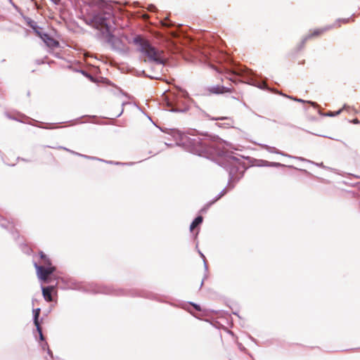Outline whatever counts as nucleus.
Masks as SVG:
<instances>
[{
  "label": "nucleus",
  "instance_id": "1",
  "mask_svg": "<svg viewBox=\"0 0 360 360\" xmlns=\"http://www.w3.org/2000/svg\"><path fill=\"white\" fill-rule=\"evenodd\" d=\"M184 144L193 154L207 158L214 155L220 157L219 165L229 172V184L232 181H238L243 176L245 167L240 159L232 153L220 150L215 142L199 136H186L184 139Z\"/></svg>",
  "mask_w": 360,
  "mask_h": 360
},
{
  "label": "nucleus",
  "instance_id": "2",
  "mask_svg": "<svg viewBox=\"0 0 360 360\" xmlns=\"http://www.w3.org/2000/svg\"><path fill=\"white\" fill-rule=\"evenodd\" d=\"M37 278L40 283L41 292H57L64 288L60 284V277L56 267L53 265H41L36 259H32Z\"/></svg>",
  "mask_w": 360,
  "mask_h": 360
},
{
  "label": "nucleus",
  "instance_id": "3",
  "mask_svg": "<svg viewBox=\"0 0 360 360\" xmlns=\"http://www.w3.org/2000/svg\"><path fill=\"white\" fill-rule=\"evenodd\" d=\"M134 43L137 46L138 51L146 57L145 62L154 63L162 66L165 65L166 60L163 51L152 46L148 40L137 36L134 39Z\"/></svg>",
  "mask_w": 360,
  "mask_h": 360
},
{
  "label": "nucleus",
  "instance_id": "4",
  "mask_svg": "<svg viewBox=\"0 0 360 360\" xmlns=\"http://www.w3.org/2000/svg\"><path fill=\"white\" fill-rule=\"evenodd\" d=\"M235 74L240 76L247 77V83L249 84L257 86L262 89H267L266 84L259 82L255 78V75L254 72L248 68L239 67L235 71Z\"/></svg>",
  "mask_w": 360,
  "mask_h": 360
},
{
  "label": "nucleus",
  "instance_id": "5",
  "mask_svg": "<svg viewBox=\"0 0 360 360\" xmlns=\"http://www.w3.org/2000/svg\"><path fill=\"white\" fill-rule=\"evenodd\" d=\"M0 226L9 232L15 240L19 238L20 234L15 227L13 222L10 221L1 215H0Z\"/></svg>",
  "mask_w": 360,
  "mask_h": 360
},
{
  "label": "nucleus",
  "instance_id": "6",
  "mask_svg": "<svg viewBox=\"0 0 360 360\" xmlns=\"http://www.w3.org/2000/svg\"><path fill=\"white\" fill-rule=\"evenodd\" d=\"M41 309L39 308L34 309H33V316H34V326L37 328V330L39 334V338L41 340H44V338L42 333V329L39 321V317L40 315Z\"/></svg>",
  "mask_w": 360,
  "mask_h": 360
},
{
  "label": "nucleus",
  "instance_id": "7",
  "mask_svg": "<svg viewBox=\"0 0 360 360\" xmlns=\"http://www.w3.org/2000/svg\"><path fill=\"white\" fill-rule=\"evenodd\" d=\"M41 40L46 44V46L51 49L58 48L60 46L59 41L54 39L47 32L46 34H43V38L41 39Z\"/></svg>",
  "mask_w": 360,
  "mask_h": 360
},
{
  "label": "nucleus",
  "instance_id": "8",
  "mask_svg": "<svg viewBox=\"0 0 360 360\" xmlns=\"http://www.w3.org/2000/svg\"><path fill=\"white\" fill-rule=\"evenodd\" d=\"M333 26H327V27H325L323 28H321V29H317V30H315L311 34L304 37L303 38V39L302 40V42L299 46V49H302V47L304 46V44L306 43V41L311 38L312 37H316V36H319L321 33H323V32L325 31H327L329 29L332 28Z\"/></svg>",
  "mask_w": 360,
  "mask_h": 360
},
{
  "label": "nucleus",
  "instance_id": "9",
  "mask_svg": "<svg viewBox=\"0 0 360 360\" xmlns=\"http://www.w3.org/2000/svg\"><path fill=\"white\" fill-rule=\"evenodd\" d=\"M262 148H264L266 150H267L268 152H269L271 153L279 154V155H281L282 156L288 157V158H297V159H299L300 160H302V161H307V160L304 159V158L293 157V156H292L290 155H288L287 153H285L279 150L278 149H277L275 147L269 146L268 145H264L262 146Z\"/></svg>",
  "mask_w": 360,
  "mask_h": 360
},
{
  "label": "nucleus",
  "instance_id": "10",
  "mask_svg": "<svg viewBox=\"0 0 360 360\" xmlns=\"http://www.w3.org/2000/svg\"><path fill=\"white\" fill-rule=\"evenodd\" d=\"M39 261L38 262L41 265H51L53 264L51 259L45 254L42 250L38 252Z\"/></svg>",
  "mask_w": 360,
  "mask_h": 360
},
{
  "label": "nucleus",
  "instance_id": "11",
  "mask_svg": "<svg viewBox=\"0 0 360 360\" xmlns=\"http://www.w3.org/2000/svg\"><path fill=\"white\" fill-rule=\"evenodd\" d=\"M19 248L20 250L28 256H32V259H35L36 255L34 253L33 250L26 243H20Z\"/></svg>",
  "mask_w": 360,
  "mask_h": 360
},
{
  "label": "nucleus",
  "instance_id": "12",
  "mask_svg": "<svg viewBox=\"0 0 360 360\" xmlns=\"http://www.w3.org/2000/svg\"><path fill=\"white\" fill-rule=\"evenodd\" d=\"M210 91L211 93L218 94H223L225 92H231V89H229L228 87H226L224 86H220V85H217V86H212L210 89Z\"/></svg>",
  "mask_w": 360,
  "mask_h": 360
},
{
  "label": "nucleus",
  "instance_id": "13",
  "mask_svg": "<svg viewBox=\"0 0 360 360\" xmlns=\"http://www.w3.org/2000/svg\"><path fill=\"white\" fill-rule=\"evenodd\" d=\"M35 122H37V121L34 120ZM39 124H32L34 126H36L39 128L41 129H56L58 128L60 123H43V122H39Z\"/></svg>",
  "mask_w": 360,
  "mask_h": 360
},
{
  "label": "nucleus",
  "instance_id": "14",
  "mask_svg": "<svg viewBox=\"0 0 360 360\" xmlns=\"http://www.w3.org/2000/svg\"><path fill=\"white\" fill-rule=\"evenodd\" d=\"M226 193V188H224V189H223V190H222V191H221V192L217 195V196H216V198H215L213 200H212V201L209 202L206 205V206H205L203 209H202V211L205 210L207 207H209L210 205H212V204H214L215 202H217L218 200H219V199H220L222 196H224Z\"/></svg>",
  "mask_w": 360,
  "mask_h": 360
},
{
  "label": "nucleus",
  "instance_id": "15",
  "mask_svg": "<svg viewBox=\"0 0 360 360\" xmlns=\"http://www.w3.org/2000/svg\"><path fill=\"white\" fill-rule=\"evenodd\" d=\"M203 221V218L202 216H198L195 218V219L192 221L190 226V230L192 231L195 227L200 225Z\"/></svg>",
  "mask_w": 360,
  "mask_h": 360
},
{
  "label": "nucleus",
  "instance_id": "16",
  "mask_svg": "<svg viewBox=\"0 0 360 360\" xmlns=\"http://www.w3.org/2000/svg\"><path fill=\"white\" fill-rule=\"evenodd\" d=\"M263 165L264 166L266 167H285V165L281 164L280 162H268L266 160H263Z\"/></svg>",
  "mask_w": 360,
  "mask_h": 360
},
{
  "label": "nucleus",
  "instance_id": "17",
  "mask_svg": "<svg viewBox=\"0 0 360 360\" xmlns=\"http://www.w3.org/2000/svg\"><path fill=\"white\" fill-rule=\"evenodd\" d=\"M25 20L26 21L27 25L29 26L30 28L34 29V27H38L37 23L32 18L27 17L25 18Z\"/></svg>",
  "mask_w": 360,
  "mask_h": 360
},
{
  "label": "nucleus",
  "instance_id": "18",
  "mask_svg": "<svg viewBox=\"0 0 360 360\" xmlns=\"http://www.w3.org/2000/svg\"><path fill=\"white\" fill-rule=\"evenodd\" d=\"M282 94L283 96H286V97L289 98L290 99H292V100H293V101H297V102H300V103H310L311 105H314V106L316 105V103L312 102V101H304V100H303V99H302V98H295V97H293V96H286V95L283 94Z\"/></svg>",
  "mask_w": 360,
  "mask_h": 360
},
{
  "label": "nucleus",
  "instance_id": "19",
  "mask_svg": "<svg viewBox=\"0 0 360 360\" xmlns=\"http://www.w3.org/2000/svg\"><path fill=\"white\" fill-rule=\"evenodd\" d=\"M33 32L36 34L37 37H39L41 39L43 38V34H46V32L43 31L42 27L38 25L37 28L32 29Z\"/></svg>",
  "mask_w": 360,
  "mask_h": 360
},
{
  "label": "nucleus",
  "instance_id": "20",
  "mask_svg": "<svg viewBox=\"0 0 360 360\" xmlns=\"http://www.w3.org/2000/svg\"><path fill=\"white\" fill-rule=\"evenodd\" d=\"M167 105H168V106L171 107V109L169 110V111H171V112H185L186 110L185 108L184 109H180V108H178L176 107L173 106L172 102H170V101L167 102Z\"/></svg>",
  "mask_w": 360,
  "mask_h": 360
},
{
  "label": "nucleus",
  "instance_id": "21",
  "mask_svg": "<svg viewBox=\"0 0 360 360\" xmlns=\"http://www.w3.org/2000/svg\"><path fill=\"white\" fill-rule=\"evenodd\" d=\"M142 75L146 77H148L150 79H161V76L159 75V74L158 75H148L146 73V72L143 70L142 71Z\"/></svg>",
  "mask_w": 360,
  "mask_h": 360
},
{
  "label": "nucleus",
  "instance_id": "22",
  "mask_svg": "<svg viewBox=\"0 0 360 360\" xmlns=\"http://www.w3.org/2000/svg\"><path fill=\"white\" fill-rule=\"evenodd\" d=\"M66 63H67V62H66L65 60V61H63V62H60V63H56V62H55V61H53V60H51V61H49V62H48V64H49V65H51V64L56 63V64H57L58 66H60V67H61V68H66V67H67V66H66V65H65V64H66Z\"/></svg>",
  "mask_w": 360,
  "mask_h": 360
},
{
  "label": "nucleus",
  "instance_id": "23",
  "mask_svg": "<svg viewBox=\"0 0 360 360\" xmlns=\"http://www.w3.org/2000/svg\"><path fill=\"white\" fill-rule=\"evenodd\" d=\"M55 4L65 6L68 0H51Z\"/></svg>",
  "mask_w": 360,
  "mask_h": 360
},
{
  "label": "nucleus",
  "instance_id": "24",
  "mask_svg": "<svg viewBox=\"0 0 360 360\" xmlns=\"http://www.w3.org/2000/svg\"><path fill=\"white\" fill-rule=\"evenodd\" d=\"M349 21V18L338 19V20L335 22V23L334 26H335V25H337V26H340V24H339V23H340V22H342L347 23V22H348Z\"/></svg>",
  "mask_w": 360,
  "mask_h": 360
},
{
  "label": "nucleus",
  "instance_id": "25",
  "mask_svg": "<svg viewBox=\"0 0 360 360\" xmlns=\"http://www.w3.org/2000/svg\"><path fill=\"white\" fill-rule=\"evenodd\" d=\"M79 72H81L83 75H84L87 78L90 79L91 80L94 79L93 77L90 74H89L87 72H86L85 70H79Z\"/></svg>",
  "mask_w": 360,
  "mask_h": 360
},
{
  "label": "nucleus",
  "instance_id": "26",
  "mask_svg": "<svg viewBox=\"0 0 360 360\" xmlns=\"http://www.w3.org/2000/svg\"><path fill=\"white\" fill-rule=\"evenodd\" d=\"M212 120H230L229 117H210V118Z\"/></svg>",
  "mask_w": 360,
  "mask_h": 360
},
{
  "label": "nucleus",
  "instance_id": "27",
  "mask_svg": "<svg viewBox=\"0 0 360 360\" xmlns=\"http://www.w3.org/2000/svg\"><path fill=\"white\" fill-rule=\"evenodd\" d=\"M46 58H47V57L46 56V57H44V58H42V59H37V60H36V63H37V65L44 64L45 63H46Z\"/></svg>",
  "mask_w": 360,
  "mask_h": 360
},
{
  "label": "nucleus",
  "instance_id": "28",
  "mask_svg": "<svg viewBox=\"0 0 360 360\" xmlns=\"http://www.w3.org/2000/svg\"><path fill=\"white\" fill-rule=\"evenodd\" d=\"M44 299L46 301H51L52 300V294H43Z\"/></svg>",
  "mask_w": 360,
  "mask_h": 360
},
{
  "label": "nucleus",
  "instance_id": "29",
  "mask_svg": "<svg viewBox=\"0 0 360 360\" xmlns=\"http://www.w3.org/2000/svg\"><path fill=\"white\" fill-rule=\"evenodd\" d=\"M198 252H199L200 255L201 256V257H202V259H203L205 269H207V263L205 261V257L204 255L200 251H198Z\"/></svg>",
  "mask_w": 360,
  "mask_h": 360
},
{
  "label": "nucleus",
  "instance_id": "30",
  "mask_svg": "<svg viewBox=\"0 0 360 360\" xmlns=\"http://www.w3.org/2000/svg\"><path fill=\"white\" fill-rule=\"evenodd\" d=\"M342 110H339L338 111H336L335 112H330L327 114L328 116H335V115H339L340 112H341Z\"/></svg>",
  "mask_w": 360,
  "mask_h": 360
},
{
  "label": "nucleus",
  "instance_id": "31",
  "mask_svg": "<svg viewBox=\"0 0 360 360\" xmlns=\"http://www.w3.org/2000/svg\"><path fill=\"white\" fill-rule=\"evenodd\" d=\"M163 25L165 26V27H171L172 25V22L167 20H165V21L163 22Z\"/></svg>",
  "mask_w": 360,
  "mask_h": 360
},
{
  "label": "nucleus",
  "instance_id": "32",
  "mask_svg": "<svg viewBox=\"0 0 360 360\" xmlns=\"http://www.w3.org/2000/svg\"><path fill=\"white\" fill-rule=\"evenodd\" d=\"M191 304L198 311H201V308L200 307V305L198 304H194V303H191Z\"/></svg>",
  "mask_w": 360,
  "mask_h": 360
},
{
  "label": "nucleus",
  "instance_id": "33",
  "mask_svg": "<svg viewBox=\"0 0 360 360\" xmlns=\"http://www.w3.org/2000/svg\"><path fill=\"white\" fill-rule=\"evenodd\" d=\"M83 157L87 158V159H93V160H98L99 161H103V160L101 159H99V158H94V157H91V156H87V155H82Z\"/></svg>",
  "mask_w": 360,
  "mask_h": 360
},
{
  "label": "nucleus",
  "instance_id": "34",
  "mask_svg": "<svg viewBox=\"0 0 360 360\" xmlns=\"http://www.w3.org/2000/svg\"><path fill=\"white\" fill-rule=\"evenodd\" d=\"M68 282H69V290L70 289H71V290H77V288L71 287V285L72 284V281H71V279L70 278H69Z\"/></svg>",
  "mask_w": 360,
  "mask_h": 360
},
{
  "label": "nucleus",
  "instance_id": "35",
  "mask_svg": "<svg viewBox=\"0 0 360 360\" xmlns=\"http://www.w3.org/2000/svg\"><path fill=\"white\" fill-rule=\"evenodd\" d=\"M54 56L56 57V58H63L61 56H60V53L58 52H56V53H54Z\"/></svg>",
  "mask_w": 360,
  "mask_h": 360
},
{
  "label": "nucleus",
  "instance_id": "36",
  "mask_svg": "<svg viewBox=\"0 0 360 360\" xmlns=\"http://www.w3.org/2000/svg\"><path fill=\"white\" fill-rule=\"evenodd\" d=\"M68 68H69V71H70V70H71V71H73L74 72H77L76 69H75V68H72V67H71V65H69V66H68Z\"/></svg>",
  "mask_w": 360,
  "mask_h": 360
},
{
  "label": "nucleus",
  "instance_id": "37",
  "mask_svg": "<svg viewBox=\"0 0 360 360\" xmlns=\"http://www.w3.org/2000/svg\"><path fill=\"white\" fill-rule=\"evenodd\" d=\"M61 15H65V12L62 13ZM62 18H63V20L65 21V23L67 24L68 22H67L64 16H62Z\"/></svg>",
  "mask_w": 360,
  "mask_h": 360
},
{
  "label": "nucleus",
  "instance_id": "38",
  "mask_svg": "<svg viewBox=\"0 0 360 360\" xmlns=\"http://www.w3.org/2000/svg\"><path fill=\"white\" fill-rule=\"evenodd\" d=\"M123 112V108L121 110V111L116 115V117H120Z\"/></svg>",
  "mask_w": 360,
  "mask_h": 360
},
{
  "label": "nucleus",
  "instance_id": "39",
  "mask_svg": "<svg viewBox=\"0 0 360 360\" xmlns=\"http://www.w3.org/2000/svg\"><path fill=\"white\" fill-rule=\"evenodd\" d=\"M58 148L63 149L65 150H68V148L64 147V146H59Z\"/></svg>",
  "mask_w": 360,
  "mask_h": 360
},
{
  "label": "nucleus",
  "instance_id": "40",
  "mask_svg": "<svg viewBox=\"0 0 360 360\" xmlns=\"http://www.w3.org/2000/svg\"><path fill=\"white\" fill-rule=\"evenodd\" d=\"M46 347H48V345H47V343H46V342H45V343L42 345V348H43V349H46Z\"/></svg>",
  "mask_w": 360,
  "mask_h": 360
},
{
  "label": "nucleus",
  "instance_id": "41",
  "mask_svg": "<svg viewBox=\"0 0 360 360\" xmlns=\"http://www.w3.org/2000/svg\"><path fill=\"white\" fill-rule=\"evenodd\" d=\"M48 353L51 355V358L53 357L52 352L51 350L47 347Z\"/></svg>",
  "mask_w": 360,
  "mask_h": 360
},
{
  "label": "nucleus",
  "instance_id": "42",
  "mask_svg": "<svg viewBox=\"0 0 360 360\" xmlns=\"http://www.w3.org/2000/svg\"><path fill=\"white\" fill-rule=\"evenodd\" d=\"M316 165L317 166H319V167H323V162H321V163H316Z\"/></svg>",
  "mask_w": 360,
  "mask_h": 360
},
{
  "label": "nucleus",
  "instance_id": "43",
  "mask_svg": "<svg viewBox=\"0 0 360 360\" xmlns=\"http://www.w3.org/2000/svg\"><path fill=\"white\" fill-rule=\"evenodd\" d=\"M18 160H22V161H24V162H28V161H29V160H26V159H25V158H18Z\"/></svg>",
  "mask_w": 360,
  "mask_h": 360
},
{
  "label": "nucleus",
  "instance_id": "44",
  "mask_svg": "<svg viewBox=\"0 0 360 360\" xmlns=\"http://www.w3.org/2000/svg\"><path fill=\"white\" fill-rule=\"evenodd\" d=\"M155 8L154 5H150L149 7L150 11H153V9Z\"/></svg>",
  "mask_w": 360,
  "mask_h": 360
},
{
  "label": "nucleus",
  "instance_id": "45",
  "mask_svg": "<svg viewBox=\"0 0 360 360\" xmlns=\"http://www.w3.org/2000/svg\"><path fill=\"white\" fill-rule=\"evenodd\" d=\"M353 122L354 123H359V120L357 119H355V120H354Z\"/></svg>",
  "mask_w": 360,
  "mask_h": 360
},
{
  "label": "nucleus",
  "instance_id": "46",
  "mask_svg": "<svg viewBox=\"0 0 360 360\" xmlns=\"http://www.w3.org/2000/svg\"><path fill=\"white\" fill-rule=\"evenodd\" d=\"M68 152H69V153H74V154L75 153L74 151H72V150H70V149L68 150Z\"/></svg>",
  "mask_w": 360,
  "mask_h": 360
},
{
  "label": "nucleus",
  "instance_id": "47",
  "mask_svg": "<svg viewBox=\"0 0 360 360\" xmlns=\"http://www.w3.org/2000/svg\"><path fill=\"white\" fill-rule=\"evenodd\" d=\"M9 118H10V119H12V120H16V119H15V117H9Z\"/></svg>",
  "mask_w": 360,
  "mask_h": 360
},
{
  "label": "nucleus",
  "instance_id": "48",
  "mask_svg": "<svg viewBox=\"0 0 360 360\" xmlns=\"http://www.w3.org/2000/svg\"><path fill=\"white\" fill-rule=\"evenodd\" d=\"M108 162V163H110V164H112V161H109V162Z\"/></svg>",
  "mask_w": 360,
  "mask_h": 360
}]
</instances>
